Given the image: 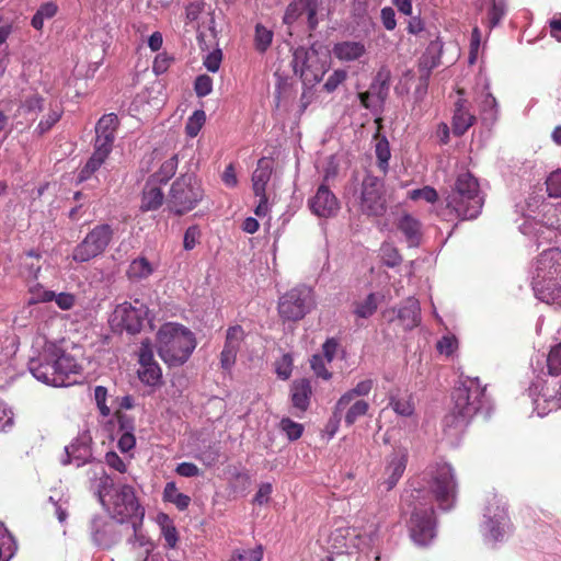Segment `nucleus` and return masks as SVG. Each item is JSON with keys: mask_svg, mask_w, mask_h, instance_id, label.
<instances>
[{"mask_svg": "<svg viewBox=\"0 0 561 561\" xmlns=\"http://www.w3.org/2000/svg\"><path fill=\"white\" fill-rule=\"evenodd\" d=\"M81 348L65 342H46L37 357L28 363L31 374L43 383L66 387L75 382L71 377L81 374Z\"/></svg>", "mask_w": 561, "mask_h": 561, "instance_id": "nucleus-1", "label": "nucleus"}, {"mask_svg": "<svg viewBox=\"0 0 561 561\" xmlns=\"http://www.w3.org/2000/svg\"><path fill=\"white\" fill-rule=\"evenodd\" d=\"M451 398L453 407L444 417V432L450 437H456L484 405L485 389L478 378L467 377L455 387Z\"/></svg>", "mask_w": 561, "mask_h": 561, "instance_id": "nucleus-2", "label": "nucleus"}, {"mask_svg": "<svg viewBox=\"0 0 561 561\" xmlns=\"http://www.w3.org/2000/svg\"><path fill=\"white\" fill-rule=\"evenodd\" d=\"M531 285L538 299L561 307V250L542 251L531 266Z\"/></svg>", "mask_w": 561, "mask_h": 561, "instance_id": "nucleus-3", "label": "nucleus"}, {"mask_svg": "<svg viewBox=\"0 0 561 561\" xmlns=\"http://www.w3.org/2000/svg\"><path fill=\"white\" fill-rule=\"evenodd\" d=\"M445 201L446 208L443 215L461 220L477 218L484 203L478 180L469 172L458 174Z\"/></svg>", "mask_w": 561, "mask_h": 561, "instance_id": "nucleus-4", "label": "nucleus"}, {"mask_svg": "<svg viewBox=\"0 0 561 561\" xmlns=\"http://www.w3.org/2000/svg\"><path fill=\"white\" fill-rule=\"evenodd\" d=\"M196 345L194 333L183 324L168 322L157 332L158 354L169 366L176 367L186 363Z\"/></svg>", "mask_w": 561, "mask_h": 561, "instance_id": "nucleus-5", "label": "nucleus"}, {"mask_svg": "<svg viewBox=\"0 0 561 561\" xmlns=\"http://www.w3.org/2000/svg\"><path fill=\"white\" fill-rule=\"evenodd\" d=\"M119 121L116 114L103 115L95 126L94 151L80 172V179L84 180L100 169L112 151L113 142Z\"/></svg>", "mask_w": 561, "mask_h": 561, "instance_id": "nucleus-6", "label": "nucleus"}, {"mask_svg": "<svg viewBox=\"0 0 561 561\" xmlns=\"http://www.w3.org/2000/svg\"><path fill=\"white\" fill-rule=\"evenodd\" d=\"M136 493H96L103 507L121 524L129 523L134 533L145 516V510L139 504Z\"/></svg>", "mask_w": 561, "mask_h": 561, "instance_id": "nucleus-7", "label": "nucleus"}, {"mask_svg": "<svg viewBox=\"0 0 561 561\" xmlns=\"http://www.w3.org/2000/svg\"><path fill=\"white\" fill-rule=\"evenodd\" d=\"M293 65L295 73L300 76L304 83L313 85L322 80L328 70V55L314 46L299 47L294 53Z\"/></svg>", "mask_w": 561, "mask_h": 561, "instance_id": "nucleus-8", "label": "nucleus"}, {"mask_svg": "<svg viewBox=\"0 0 561 561\" xmlns=\"http://www.w3.org/2000/svg\"><path fill=\"white\" fill-rule=\"evenodd\" d=\"M202 198L203 190L196 178L184 174L173 182L168 206L175 215H183L194 209Z\"/></svg>", "mask_w": 561, "mask_h": 561, "instance_id": "nucleus-9", "label": "nucleus"}, {"mask_svg": "<svg viewBox=\"0 0 561 561\" xmlns=\"http://www.w3.org/2000/svg\"><path fill=\"white\" fill-rule=\"evenodd\" d=\"M149 309L140 299L124 301L116 306L111 317V325L116 330H125L130 334L140 332L148 319Z\"/></svg>", "mask_w": 561, "mask_h": 561, "instance_id": "nucleus-10", "label": "nucleus"}, {"mask_svg": "<svg viewBox=\"0 0 561 561\" xmlns=\"http://www.w3.org/2000/svg\"><path fill=\"white\" fill-rule=\"evenodd\" d=\"M113 238V229L107 224L95 226L84 238L78 243L72 251V259L78 263L88 262L101 255Z\"/></svg>", "mask_w": 561, "mask_h": 561, "instance_id": "nucleus-11", "label": "nucleus"}, {"mask_svg": "<svg viewBox=\"0 0 561 561\" xmlns=\"http://www.w3.org/2000/svg\"><path fill=\"white\" fill-rule=\"evenodd\" d=\"M313 306L312 289L309 286L301 285L280 297L278 311L284 319L297 321L302 319Z\"/></svg>", "mask_w": 561, "mask_h": 561, "instance_id": "nucleus-12", "label": "nucleus"}, {"mask_svg": "<svg viewBox=\"0 0 561 561\" xmlns=\"http://www.w3.org/2000/svg\"><path fill=\"white\" fill-rule=\"evenodd\" d=\"M419 502L410 519V534L412 539L421 545H427L436 534V523L434 517L433 499L430 502Z\"/></svg>", "mask_w": 561, "mask_h": 561, "instance_id": "nucleus-13", "label": "nucleus"}, {"mask_svg": "<svg viewBox=\"0 0 561 561\" xmlns=\"http://www.w3.org/2000/svg\"><path fill=\"white\" fill-rule=\"evenodd\" d=\"M359 209L368 217H380L387 210L382 180L367 175L363 180Z\"/></svg>", "mask_w": 561, "mask_h": 561, "instance_id": "nucleus-14", "label": "nucleus"}, {"mask_svg": "<svg viewBox=\"0 0 561 561\" xmlns=\"http://www.w3.org/2000/svg\"><path fill=\"white\" fill-rule=\"evenodd\" d=\"M535 410L539 416L561 408V382L556 379L545 381L541 392L534 400Z\"/></svg>", "mask_w": 561, "mask_h": 561, "instance_id": "nucleus-15", "label": "nucleus"}, {"mask_svg": "<svg viewBox=\"0 0 561 561\" xmlns=\"http://www.w3.org/2000/svg\"><path fill=\"white\" fill-rule=\"evenodd\" d=\"M309 208L318 217L330 218L337 214L340 204L335 195L325 186L320 185L309 202Z\"/></svg>", "mask_w": 561, "mask_h": 561, "instance_id": "nucleus-16", "label": "nucleus"}, {"mask_svg": "<svg viewBox=\"0 0 561 561\" xmlns=\"http://www.w3.org/2000/svg\"><path fill=\"white\" fill-rule=\"evenodd\" d=\"M425 474L432 491H455L457 486L453 468L448 463L431 466Z\"/></svg>", "mask_w": 561, "mask_h": 561, "instance_id": "nucleus-17", "label": "nucleus"}, {"mask_svg": "<svg viewBox=\"0 0 561 561\" xmlns=\"http://www.w3.org/2000/svg\"><path fill=\"white\" fill-rule=\"evenodd\" d=\"M66 456L67 459L64 460V463H73L76 467H81L88 461H90L92 457L91 448H90V438L87 434H83L66 447Z\"/></svg>", "mask_w": 561, "mask_h": 561, "instance_id": "nucleus-18", "label": "nucleus"}, {"mask_svg": "<svg viewBox=\"0 0 561 561\" xmlns=\"http://www.w3.org/2000/svg\"><path fill=\"white\" fill-rule=\"evenodd\" d=\"M369 410V403L364 399H354L351 403L345 407H340V399L334 407V419L340 421L344 417V422L347 426H352L359 417L367 414Z\"/></svg>", "mask_w": 561, "mask_h": 561, "instance_id": "nucleus-19", "label": "nucleus"}, {"mask_svg": "<svg viewBox=\"0 0 561 561\" xmlns=\"http://www.w3.org/2000/svg\"><path fill=\"white\" fill-rule=\"evenodd\" d=\"M332 53L342 62L359 60L366 55L367 48L362 41H342L334 44Z\"/></svg>", "mask_w": 561, "mask_h": 561, "instance_id": "nucleus-20", "label": "nucleus"}, {"mask_svg": "<svg viewBox=\"0 0 561 561\" xmlns=\"http://www.w3.org/2000/svg\"><path fill=\"white\" fill-rule=\"evenodd\" d=\"M92 538L99 546L110 548L119 541L121 535L116 531V525L102 520L92 524Z\"/></svg>", "mask_w": 561, "mask_h": 561, "instance_id": "nucleus-21", "label": "nucleus"}, {"mask_svg": "<svg viewBox=\"0 0 561 561\" xmlns=\"http://www.w3.org/2000/svg\"><path fill=\"white\" fill-rule=\"evenodd\" d=\"M273 172V162L268 158H261L257 161L256 169L252 174V188L254 195L266 194V185L271 180V175Z\"/></svg>", "mask_w": 561, "mask_h": 561, "instance_id": "nucleus-22", "label": "nucleus"}, {"mask_svg": "<svg viewBox=\"0 0 561 561\" xmlns=\"http://www.w3.org/2000/svg\"><path fill=\"white\" fill-rule=\"evenodd\" d=\"M407 467V455L404 453H394L390 456L388 465L385 470V484L388 490L396 486L399 479L402 477Z\"/></svg>", "mask_w": 561, "mask_h": 561, "instance_id": "nucleus-23", "label": "nucleus"}, {"mask_svg": "<svg viewBox=\"0 0 561 561\" xmlns=\"http://www.w3.org/2000/svg\"><path fill=\"white\" fill-rule=\"evenodd\" d=\"M476 117L469 112L467 101L459 99L455 104L453 130L455 135H463L473 125Z\"/></svg>", "mask_w": 561, "mask_h": 561, "instance_id": "nucleus-24", "label": "nucleus"}, {"mask_svg": "<svg viewBox=\"0 0 561 561\" xmlns=\"http://www.w3.org/2000/svg\"><path fill=\"white\" fill-rule=\"evenodd\" d=\"M398 320L404 330H411L419 325L421 321L420 304L410 297L404 305L398 310Z\"/></svg>", "mask_w": 561, "mask_h": 561, "instance_id": "nucleus-25", "label": "nucleus"}, {"mask_svg": "<svg viewBox=\"0 0 561 561\" xmlns=\"http://www.w3.org/2000/svg\"><path fill=\"white\" fill-rule=\"evenodd\" d=\"M333 547L341 550L359 549L360 536L350 527L337 528L332 533Z\"/></svg>", "mask_w": 561, "mask_h": 561, "instance_id": "nucleus-26", "label": "nucleus"}, {"mask_svg": "<svg viewBox=\"0 0 561 561\" xmlns=\"http://www.w3.org/2000/svg\"><path fill=\"white\" fill-rule=\"evenodd\" d=\"M308 13V21L310 23L311 28L316 26L314 15L316 10L311 5L309 0H294L287 8L284 22L287 24L293 23L298 16H300L304 12Z\"/></svg>", "mask_w": 561, "mask_h": 561, "instance_id": "nucleus-27", "label": "nucleus"}, {"mask_svg": "<svg viewBox=\"0 0 561 561\" xmlns=\"http://www.w3.org/2000/svg\"><path fill=\"white\" fill-rule=\"evenodd\" d=\"M398 229L403 233L409 247H417L421 241V225L410 215L399 219Z\"/></svg>", "mask_w": 561, "mask_h": 561, "instance_id": "nucleus-28", "label": "nucleus"}, {"mask_svg": "<svg viewBox=\"0 0 561 561\" xmlns=\"http://www.w3.org/2000/svg\"><path fill=\"white\" fill-rule=\"evenodd\" d=\"M311 394L310 382L306 379L294 381L291 386V402L294 408L304 412L309 405Z\"/></svg>", "mask_w": 561, "mask_h": 561, "instance_id": "nucleus-29", "label": "nucleus"}, {"mask_svg": "<svg viewBox=\"0 0 561 561\" xmlns=\"http://www.w3.org/2000/svg\"><path fill=\"white\" fill-rule=\"evenodd\" d=\"M42 254L38 251H26L21 257V273L27 279L36 280L41 273L38 261Z\"/></svg>", "mask_w": 561, "mask_h": 561, "instance_id": "nucleus-30", "label": "nucleus"}, {"mask_svg": "<svg viewBox=\"0 0 561 561\" xmlns=\"http://www.w3.org/2000/svg\"><path fill=\"white\" fill-rule=\"evenodd\" d=\"M154 182L148 181L144 188L141 209L144 211L158 209L163 202V193L160 187L153 185Z\"/></svg>", "mask_w": 561, "mask_h": 561, "instance_id": "nucleus-31", "label": "nucleus"}, {"mask_svg": "<svg viewBox=\"0 0 561 561\" xmlns=\"http://www.w3.org/2000/svg\"><path fill=\"white\" fill-rule=\"evenodd\" d=\"M157 523L161 528V533L165 540L168 548L174 549L176 547L179 536L178 530L173 524V520L165 513H159L157 515Z\"/></svg>", "mask_w": 561, "mask_h": 561, "instance_id": "nucleus-32", "label": "nucleus"}, {"mask_svg": "<svg viewBox=\"0 0 561 561\" xmlns=\"http://www.w3.org/2000/svg\"><path fill=\"white\" fill-rule=\"evenodd\" d=\"M154 268V265H152L146 257H138L129 264L127 276L131 280L146 279L153 273Z\"/></svg>", "mask_w": 561, "mask_h": 561, "instance_id": "nucleus-33", "label": "nucleus"}, {"mask_svg": "<svg viewBox=\"0 0 561 561\" xmlns=\"http://www.w3.org/2000/svg\"><path fill=\"white\" fill-rule=\"evenodd\" d=\"M46 113L41 118L36 131L39 135L47 133L61 117L62 108L58 103H49Z\"/></svg>", "mask_w": 561, "mask_h": 561, "instance_id": "nucleus-34", "label": "nucleus"}, {"mask_svg": "<svg viewBox=\"0 0 561 561\" xmlns=\"http://www.w3.org/2000/svg\"><path fill=\"white\" fill-rule=\"evenodd\" d=\"M373 387V379H364L358 381L352 389L347 390L341 396L340 407H345V404L351 403L354 399H360L362 397L368 396Z\"/></svg>", "mask_w": 561, "mask_h": 561, "instance_id": "nucleus-35", "label": "nucleus"}, {"mask_svg": "<svg viewBox=\"0 0 561 561\" xmlns=\"http://www.w3.org/2000/svg\"><path fill=\"white\" fill-rule=\"evenodd\" d=\"M389 405L401 416H411L414 412V404L409 396L400 397L398 391L389 394Z\"/></svg>", "mask_w": 561, "mask_h": 561, "instance_id": "nucleus-36", "label": "nucleus"}, {"mask_svg": "<svg viewBox=\"0 0 561 561\" xmlns=\"http://www.w3.org/2000/svg\"><path fill=\"white\" fill-rule=\"evenodd\" d=\"M58 12V7L55 2L43 3L34 16L32 18L31 24L35 30H42L45 20L53 19Z\"/></svg>", "mask_w": 561, "mask_h": 561, "instance_id": "nucleus-37", "label": "nucleus"}, {"mask_svg": "<svg viewBox=\"0 0 561 561\" xmlns=\"http://www.w3.org/2000/svg\"><path fill=\"white\" fill-rule=\"evenodd\" d=\"M178 164H179V159H178V156L174 154L161 164L159 171H157L154 174H152L150 180L154 183L168 182L175 174Z\"/></svg>", "mask_w": 561, "mask_h": 561, "instance_id": "nucleus-38", "label": "nucleus"}, {"mask_svg": "<svg viewBox=\"0 0 561 561\" xmlns=\"http://www.w3.org/2000/svg\"><path fill=\"white\" fill-rule=\"evenodd\" d=\"M378 301L375 294H369L365 299L356 301L354 304L353 312L358 318H369L377 310Z\"/></svg>", "mask_w": 561, "mask_h": 561, "instance_id": "nucleus-39", "label": "nucleus"}, {"mask_svg": "<svg viewBox=\"0 0 561 561\" xmlns=\"http://www.w3.org/2000/svg\"><path fill=\"white\" fill-rule=\"evenodd\" d=\"M507 526V516L504 510L499 514H494L493 518L488 522L490 536L494 541L503 538L505 527Z\"/></svg>", "mask_w": 561, "mask_h": 561, "instance_id": "nucleus-40", "label": "nucleus"}, {"mask_svg": "<svg viewBox=\"0 0 561 561\" xmlns=\"http://www.w3.org/2000/svg\"><path fill=\"white\" fill-rule=\"evenodd\" d=\"M28 305L50 302L55 298V291L46 289L42 284L35 283L28 287Z\"/></svg>", "mask_w": 561, "mask_h": 561, "instance_id": "nucleus-41", "label": "nucleus"}, {"mask_svg": "<svg viewBox=\"0 0 561 561\" xmlns=\"http://www.w3.org/2000/svg\"><path fill=\"white\" fill-rule=\"evenodd\" d=\"M368 91L373 98H376L379 103H382L386 100L389 91L388 77L381 72H378Z\"/></svg>", "mask_w": 561, "mask_h": 561, "instance_id": "nucleus-42", "label": "nucleus"}, {"mask_svg": "<svg viewBox=\"0 0 561 561\" xmlns=\"http://www.w3.org/2000/svg\"><path fill=\"white\" fill-rule=\"evenodd\" d=\"M273 41V32L262 24L255 25L254 47L257 51L264 53L268 49Z\"/></svg>", "mask_w": 561, "mask_h": 561, "instance_id": "nucleus-43", "label": "nucleus"}, {"mask_svg": "<svg viewBox=\"0 0 561 561\" xmlns=\"http://www.w3.org/2000/svg\"><path fill=\"white\" fill-rule=\"evenodd\" d=\"M375 153L378 160V167L379 169L386 173L388 171L389 167V159L391 157L389 142L385 137L377 138L376 145H375Z\"/></svg>", "mask_w": 561, "mask_h": 561, "instance_id": "nucleus-44", "label": "nucleus"}, {"mask_svg": "<svg viewBox=\"0 0 561 561\" xmlns=\"http://www.w3.org/2000/svg\"><path fill=\"white\" fill-rule=\"evenodd\" d=\"M138 376L144 383L156 386L160 382L162 373L158 364H150L148 366L139 367Z\"/></svg>", "mask_w": 561, "mask_h": 561, "instance_id": "nucleus-45", "label": "nucleus"}, {"mask_svg": "<svg viewBox=\"0 0 561 561\" xmlns=\"http://www.w3.org/2000/svg\"><path fill=\"white\" fill-rule=\"evenodd\" d=\"M480 108L485 121H494L497 113V103L495 98L490 92H484L481 95Z\"/></svg>", "mask_w": 561, "mask_h": 561, "instance_id": "nucleus-46", "label": "nucleus"}, {"mask_svg": "<svg viewBox=\"0 0 561 561\" xmlns=\"http://www.w3.org/2000/svg\"><path fill=\"white\" fill-rule=\"evenodd\" d=\"M206 121V114L202 110L195 111L187 119L185 125V131L190 137H196L204 126Z\"/></svg>", "mask_w": 561, "mask_h": 561, "instance_id": "nucleus-47", "label": "nucleus"}, {"mask_svg": "<svg viewBox=\"0 0 561 561\" xmlns=\"http://www.w3.org/2000/svg\"><path fill=\"white\" fill-rule=\"evenodd\" d=\"M279 428L289 440H297L304 433V425L290 420L289 417H283L280 420Z\"/></svg>", "mask_w": 561, "mask_h": 561, "instance_id": "nucleus-48", "label": "nucleus"}, {"mask_svg": "<svg viewBox=\"0 0 561 561\" xmlns=\"http://www.w3.org/2000/svg\"><path fill=\"white\" fill-rule=\"evenodd\" d=\"M232 561H261L263 559V547L261 545L251 549H237L231 554Z\"/></svg>", "mask_w": 561, "mask_h": 561, "instance_id": "nucleus-49", "label": "nucleus"}, {"mask_svg": "<svg viewBox=\"0 0 561 561\" xmlns=\"http://www.w3.org/2000/svg\"><path fill=\"white\" fill-rule=\"evenodd\" d=\"M45 100L41 98L38 94H33L24 100L20 110L30 115H37V113L45 111L46 108Z\"/></svg>", "mask_w": 561, "mask_h": 561, "instance_id": "nucleus-50", "label": "nucleus"}, {"mask_svg": "<svg viewBox=\"0 0 561 561\" xmlns=\"http://www.w3.org/2000/svg\"><path fill=\"white\" fill-rule=\"evenodd\" d=\"M380 256H381L382 262L389 267H394V266L399 265L402 261V257H401L399 251L397 250V248H394L390 243H383L381 245Z\"/></svg>", "mask_w": 561, "mask_h": 561, "instance_id": "nucleus-51", "label": "nucleus"}, {"mask_svg": "<svg viewBox=\"0 0 561 561\" xmlns=\"http://www.w3.org/2000/svg\"><path fill=\"white\" fill-rule=\"evenodd\" d=\"M549 374L558 376L561 374V343L553 346L547 357Z\"/></svg>", "mask_w": 561, "mask_h": 561, "instance_id": "nucleus-52", "label": "nucleus"}, {"mask_svg": "<svg viewBox=\"0 0 561 561\" xmlns=\"http://www.w3.org/2000/svg\"><path fill=\"white\" fill-rule=\"evenodd\" d=\"M328 364H330V362H328L325 357L321 356L320 354L313 355L310 359V365L314 374L324 380H329L332 376L327 368Z\"/></svg>", "mask_w": 561, "mask_h": 561, "instance_id": "nucleus-53", "label": "nucleus"}, {"mask_svg": "<svg viewBox=\"0 0 561 561\" xmlns=\"http://www.w3.org/2000/svg\"><path fill=\"white\" fill-rule=\"evenodd\" d=\"M409 197L412 201L423 199L427 203H435L438 198V194L432 186H424L422 188L413 190L409 192Z\"/></svg>", "mask_w": 561, "mask_h": 561, "instance_id": "nucleus-54", "label": "nucleus"}, {"mask_svg": "<svg viewBox=\"0 0 561 561\" xmlns=\"http://www.w3.org/2000/svg\"><path fill=\"white\" fill-rule=\"evenodd\" d=\"M14 425V413L12 409L0 400V432L10 431Z\"/></svg>", "mask_w": 561, "mask_h": 561, "instance_id": "nucleus-55", "label": "nucleus"}, {"mask_svg": "<svg viewBox=\"0 0 561 561\" xmlns=\"http://www.w3.org/2000/svg\"><path fill=\"white\" fill-rule=\"evenodd\" d=\"M194 90L198 98L207 96L213 91V79L207 75H201L195 79Z\"/></svg>", "mask_w": 561, "mask_h": 561, "instance_id": "nucleus-56", "label": "nucleus"}, {"mask_svg": "<svg viewBox=\"0 0 561 561\" xmlns=\"http://www.w3.org/2000/svg\"><path fill=\"white\" fill-rule=\"evenodd\" d=\"M347 78V72L343 69H336L332 75L327 79L323 84V89L328 93L334 92L340 84H342Z\"/></svg>", "mask_w": 561, "mask_h": 561, "instance_id": "nucleus-57", "label": "nucleus"}, {"mask_svg": "<svg viewBox=\"0 0 561 561\" xmlns=\"http://www.w3.org/2000/svg\"><path fill=\"white\" fill-rule=\"evenodd\" d=\"M244 337V331L240 325L231 327L227 330L225 345L239 350Z\"/></svg>", "mask_w": 561, "mask_h": 561, "instance_id": "nucleus-58", "label": "nucleus"}, {"mask_svg": "<svg viewBox=\"0 0 561 561\" xmlns=\"http://www.w3.org/2000/svg\"><path fill=\"white\" fill-rule=\"evenodd\" d=\"M547 192L551 197H561V170L552 172L547 181Z\"/></svg>", "mask_w": 561, "mask_h": 561, "instance_id": "nucleus-59", "label": "nucleus"}, {"mask_svg": "<svg viewBox=\"0 0 561 561\" xmlns=\"http://www.w3.org/2000/svg\"><path fill=\"white\" fill-rule=\"evenodd\" d=\"M276 374L279 378L286 380L291 375L293 358L289 354H284L275 364Z\"/></svg>", "mask_w": 561, "mask_h": 561, "instance_id": "nucleus-60", "label": "nucleus"}, {"mask_svg": "<svg viewBox=\"0 0 561 561\" xmlns=\"http://www.w3.org/2000/svg\"><path fill=\"white\" fill-rule=\"evenodd\" d=\"M505 14V1L504 0H493L492 8L489 12V23L490 27H494L499 24L502 18Z\"/></svg>", "mask_w": 561, "mask_h": 561, "instance_id": "nucleus-61", "label": "nucleus"}, {"mask_svg": "<svg viewBox=\"0 0 561 561\" xmlns=\"http://www.w3.org/2000/svg\"><path fill=\"white\" fill-rule=\"evenodd\" d=\"M221 60H222L221 50L215 49L205 56L203 64L208 71L217 72L220 68Z\"/></svg>", "mask_w": 561, "mask_h": 561, "instance_id": "nucleus-62", "label": "nucleus"}, {"mask_svg": "<svg viewBox=\"0 0 561 561\" xmlns=\"http://www.w3.org/2000/svg\"><path fill=\"white\" fill-rule=\"evenodd\" d=\"M201 238V230L197 226H191L186 229L183 239V247L185 250H193Z\"/></svg>", "mask_w": 561, "mask_h": 561, "instance_id": "nucleus-63", "label": "nucleus"}, {"mask_svg": "<svg viewBox=\"0 0 561 561\" xmlns=\"http://www.w3.org/2000/svg\"><path fill=\"white\" fill-rule=\"evenodd\" d=\"M57 307L60 310L67 311L70 310L77 301V297L73 294L70 293H55V298L53 299Z\"/></svg>", "mask_w": 561, "mask_h": 561, "instance_id": "nucleus-64", "label": "nucleus"}]
</instances>
